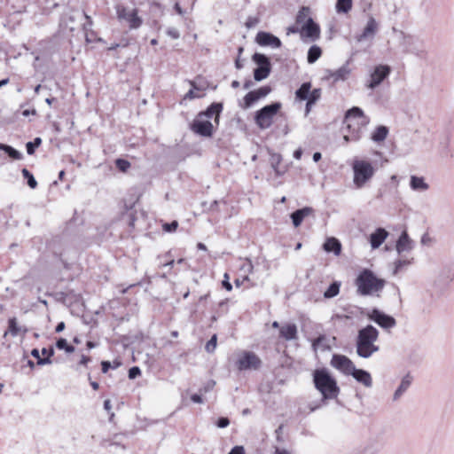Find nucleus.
<instances>
[{
    "label": "nucleus",
    "instance_id": "nucleus-11",
    "mask_svg": "<svg viewBox=\"0 0 454 454\" xmlns=\"http://www.w3.org/2000/svg\"><path fill=\"white\" fill-rule=\"evenodd\" d=\"M368 317L385 330H389L396 325V321L393 317L388 316L379 309H372L368 313Z\"/></svg>",
    "mask_w": 454,
    "mask_h": 454
},
{
    "label": "nucleus",
    "instance_id": "nucleus-19",
    "mask_svg": "<svg viewBox=\"0 0 454 454\" xmlns=\"http://www.w3.org/2000/svg\"><path fill=\"white\" fill-rule=\"evenodd\" d=\"M388 233L385 229L379 228L370 236V243L373 249L378 248L387 238Z\"/></svg>",
    "mask_w": 454,
    "mask_h": 454
},
{
    "label": "nucleus",
    "instance_id": "nucleus-44",
    "mask_svg": "<svg viewBox=\"0 0 454 454\" xmlns=\"http://www.w3.org/2000/svg\"><path fill=\"white\" fill-rule=\"evenodd\" d=\"M216 335H213L206 345V350L209 353L213 352L216 348Z\"/></svg>",
    "mask_w": 454,
    "mask_h": 454
},
{
    "label": "nucleus",
    "instance_id": "nucleus-12",
    "mask_svg": "<svg viewBox=\"0 0 454 454\" xmlns=\"http://www.w3.org/2000/svg\"><path fill=\"white\" fill-rule=\"evenodd\" d=\"M331 365L346 375H349L355 368L354 363L343 355H333Z\"/></svg>",
    "mask_w": 454,
    "mask_h": 454
},
{
    "label": "nucleus",
    "instance_id": "nucleus-32",
    "mask_svg": "<svg viewBox=\"0 0 454 454\" xmlns=\"http://www.w3.org/2000/svg\"><path fill=\"white\" fill-rule=\"evenodd\" d=\"M412 262V258H401L396 260L394 262V270L393 273L397 274L400 270H402L403 268L408 267Z\"/></svg>",
    "mask_w": 454,
    "mask_h": 454
},
{
    "label": "nucleus",
    "instance_id": "nucleus-36",
    "mask_svg": "<svg viewBox=\"0 0 454 454\" xmlns=\"http://www.w3.org/2000/svg\"><path fill=\"white\" fill-rule=\"evenodd\" d=\"M352 0H337L336 11L340 13H347L351 10Z\"/></svg>",
    "mask_w": 454,
    "mask_h": 454
},
{
    "label": "nucleus",
    "instance_id": "nucleus-9",
    "mask_svg": "<svg viewBox=\"0 0 454 454\" xmlns=\"http://www.w3.org/2000/svg\"><path fill=\"white\" fill-rule=\"evenodd\" d=\"M253 60L258 66L254 71V78L255 81L260 82L266 79L270 72V63L269 59L261 53H255L253 56Z\"/></svg>",
    "mask_w": 454,
    "mask_h": 454
},
{
    "label": "nucleus",
    "instance_id": "nucleus-10",
    "mask_svg": "<svg viewBox=\"0 0 454 454\" xmlns=\"http://www.w3.org/2000/svg\"><path fill=\"white\" fill-rule=\"evenodd\" d=\"M390 71V67L387 65H379L375 67L370 74V79L366 87L370 90H374L389 75Z\"/></svg>",
    "mask_w": 454,
    "mask_h": 454
},
{
    "label": "nucleus",
    "instance_id": "nucleus-55",
    "mask_svg": "<svg viewBox=\"0 0 454 454\" xmlns=\"http://www.w3.org/2000/svg\"><path fill=\"white\" fill-rule=\"evenodd\" d=\"M84 17H85V19L87 20V23H86V24H84L83 28H84L85 30H89V29H90V28H91V27H92V20H91V18H90V16H88L87 14H84Z\"/></svg>",
    "mask_w": 454,
    "mask_h": 454
},
{
    "label": "nucleus",
    "instance_id": "nucleus-43",
    "mask_svg": "<svg viewBox=\"0 0 454 454\" xmlns=\"http://www.w3.org/2000/svg\"><path fill=\"white\" fill-rule=\"evenodd\" d=\"M360 128H358L356 131L352 132L350 135L346 134L343 137V139L346 143L349 141H358L360 139Z\"/></svg>",
    "mask_w": 454,
    "mask_h": 454
},
{
    "label": "nucleus",
    "instance_id": "nucleus-63",
    "mask_svg": "<svg viewBox=\"0 0 454 454\" xmlns=\"http://www.w3.org/2000/svg\"><path fill=\"white\" fill-rule=\"evenodd\" d=\"M297 32H300V28L298 27H288V29H287V35H289L291 33H297Z\"/></svg>",
    "mask_w": 454,
    "mask_h": 454
},
{
    "label": "nucleus",
    "instance_id": "nucleus-7",
    "mask_svg": "<svg viewBox=\"0 0 454 454\" xmlns=\"http://www.w3.org/2000/svg\"><path fill=\"white\" fill-rule=\"evenodd\" d=\"M280 108V103H273L257 111L254 117L256 125L261 129H266L270 128L272 124L274 117L276 116Z\"/></svg>",
    "mask_w": 454,
    "mask_h": 454
},
{
    "label": "nucleus",
    "instance_id": "nucleus-62",
    "mask_svg": "<svg viewBox=\"0 0 454 454\" xmlns=\"http://www.w3.org/2000/svg\"><path fill=\"white\" fill-rule=\"evenodd\" d=\"M390 180H391V182H393L395 184V186H397L399 184V178L396 175H392L390 176Z\"/></svg>",
    "mask_w": 454,
    "mask_h": 454
},
{
    "label": "nucleus",
    "instance_id": "nucleus-23",
    "mask_svg": "<svg viewBox=\"0 0 454 454\" xmlns=\"http://www.w3.org/2000/svg\"><path fill=\"white\" fill-rule=\"evenodd\" d=\"M313 212V209L311 207H306L301 209H298L294 211L291 215L292 222L294 227H298L302 223L303 219L309 215H311Z\"/></svg>",
    "mask_w": 454,
    "mask_h": 454
},
{
    "label": "nucleus",
    "instance_id": "nucleus-24",
    "mask_svg": "<svg viewBox=\"0 0 454 454\" xmlns=\"http://www.w3.org/2000/svg\"><path fill=\"white\" fill-rule=\"evenodd\" d=\"M410 187L415 192H426L429 189V184L422 176H411L410 179Z\"/></svg>",
    "mask_w": 454,
    "mask_h": 454
},
{
    "label": "nucleus",
    "instance_id": "nucleus-50",
    "mask_svg": "<svg viewBox=\"0 0 454 454\" xmlns=\"http://www.w3.org/2000/svg\"><path fill=\"white\" fill-rule=\"evenodd\" d=\"M228 454H245V449L241 445L233 447Z\"/></svg>",
    "mask_w": 454,
    "mask_h": 454
},
{
    "label": "nucleus",
    "instance_id": "nucleus-29",
    "mask_svg": "<svg viewBox=\"0 0 454 454\" xmlns=\"http://www.w3.org/2000/svg\"><path fill=\"white\" fill-rule=\"evenodd\" d=\"M309 20H312V18L310 17L309 8L302 7L299 11L297 17H296L297 25H300L301 27L303 24L308 23Z\"/></svg>",
    "mask_w": 454,
    "mask_h": 454
},
{
    "label": "nucleus",
    "instance_id": "nucleus-22",
    "mask_svg": "<svg viewBox=\"0 0 454 454\" xmlns=\"http://www.w3.org/2000/svg\"><path fill=\"white\" fill-rule=\"evenodd\" d=\"M323 248L326 253H333L334 255H340L341 244L336 238L331 237L325 239Z\"/></svg>",
    "mask_w": 454,
    "mask_h": 454
},
{
    "label": "nucleus",
    "instance_id": "nucleus-4",
    "mask_svg": "<svg viewBox=\"0 0 454 454\" xmlns=\"http://www.w3.org/2000/svg\"><path fill=\"white\" fill-rule=\"evenodd\" d=\"M313 380L316 388L322 394L324 399L337 397L339 394L337 382L326 370H316Z\"/></svg>",
    "mask_w": 454,
    "mask_h": 454
},
{
    "label": "nucleus",
    "instance_id": "nucleus-56",
    "mask_svg": "<svg viewBox=\"0 0 454 454\" xmlns=\"http://www.w3.org/2000/svg\"><path fill=\"white\" fill-rule=\"evenodd\" d=\"M191 399L192 402L197 403H201L203 402L201 396L197 394L192 395Z\"/></svg>",
    "mask_w": 454,
    "mask_h": 454
},
{
    "label": "nucleus",
    "instance_id": "nucleus-49",
    "mask_svg": "<svg viewBox=\"0 0 454 454\" xmlns=\"http://www.w3.org/2000/svg\"><path fill=\"white\" fill-rule=\"evenodd\" d=\"M141 371L138 367L135 366L129 369V379H135L138 375H140Z\"/></svg>",
    "mask_w": 454,
    "mask_h": 454
},
{
    "label": "nucleus",
    "instance_id": "nucleus-16",
    "mask_svg": "<svg viewBox=\"0 0 454 454\" xmlns=\"http://www.w3.org/2000/svg\"><path fill=\"white\" fill-rule=\"evenodd\" d=\"M414 247V241L409 237L406 231H403L396 241L395 249L399 254L411 252Z\"/></svg>",
    "mask_w": 454,
    "mask_h": 454
},
{
    "label": "nucleus",
    "instance_id": "nucleus-57",
    "mask_svg": "<svg viewBox=\"0 0 454 454\" xmlns=\"http://www.w3.org/2000/svg\"><path fill=\"white\" fill-rule=\"evenodd\" d=\"M174 8L176 10V12L179 14V15H183L184 13V10L182 9V7L180 6L179 3H176L175 5H174Z\"/></svg>",
    "mask_w": 454,
    "mask_h": 454
},
{
    "label": "nucleus",
    "instance_id": "nucleus-47",
    "mask_svg": "<svg viewBox=\"0 0 454 454\" xmlns=\"http://www.w3.org/2000/svg\"><path fill=\"white\" fill-rule=\"evenodd\" d=\"M116 166L121 171H126L130 167V164L125 160L119 159L116 160Z\"/></svg>",
    "mask_w": 454,
    "mask_h": 454
},
{
    "label": "nucleus",
    "instance_id": "nucleus-38",
    "mask_svg": "<svg viewBox=\"0 0 454 454\" xmlns=\"http://www.w3.org/2000/svg\"><path fill=\"white\" fill-rule=\"evenodd\" d=\"M20 330L21 329L19 327L16 318H11L9 320L8 332H5L4 336H6L8 333H10L12 336H17L20 333Z\"/></svg>",
    "mask_w": 454,
    "mask_h": 454
},
{
    "label": "nucleus",
    "instance_id": "nucleus-35",
    "mask_svg": "<svg viewBox=\"0 0 454 454\" xmlns=\"http://www.w3.org/2000/svg\"><path fill=\"white\" fill-rule=\"evenodd\" d=\"M321 49L317 46L313 45L309 48L308 51V62L309 63H314L316 62L321 56Z\"/></svg>",
    "mask_w": 454,
    "mask_h": 454
},
{
    "label": "nucleus",
    "instance_id": "nucleus-64",
    "mask_svg": "<svg viewBox=\"0 0 454 454\" xmlns=\"http://www.w3.org/2000/svg\"><path fill=\"white\" fill-rule=\"evenodd\" d=\"M275 454H292L290 451L285 449H277Z\"/></svg>",
    "mask_w": 454,
    "mask_h": 454
},
{
    "label": "nucleus",
    "instance_id": "nucleus-46",
    "mask_svg": "<svg viewBox=\"0 0 454 454\" xmlns=\"http://www.w3.org/2000/svg\"><path fill=\"white\" fill-rule=\"evenodd\" d=\"M167 35L172 39H178L180 37V33L177 28L174 27H170L166 31Z\"/></svg>",
    "mask_w": 454,
    "mask_h": 454
},
{
    "label": "nucleus",
    "instance_id": "nucleus-39",
    "mask_svg": "<svg viewBox=\"0 0 454 454\" xmlns=\"http://www.w3.org/2000/svg\"><path fill=\"white\" fill-rule=\"evenodd\" d=\"M56 347L59 349H64L67 353H73L74 352V348L71 345H69L66 339H59L56 342Z\"/></svg>",
    "mask_w": 454,
    "mask_h": 454
},
{
    "label": "nucleus",
    "instance_id": "nucleus-2",
    "mask_svg": "<svg viewBox=\"0 0 454 454\" xmlns=\"http://www.w3.org/2000/svg\"><path fill=\"white\" fill-rule=\"evenodd\" d=\"M352 182L356 189L364 187L374 176L376 167L373 162L362 157H355L351 162Z\"/></svg>",
    "mask_w": 454,
    "mask_h": 454
},
{
    "label": "nucleus",
    "instance_id": "nucleus-3",
    "mask_svg": "<svg viewBox=\"0 0 454 454\" xmlns=\"http://www.w3.org/2000/svg\"><path fill=\"white\" fill-rule=\"evenodd\" d=\"M379 337L378 330L372 325H367L358 332L356 340V353L363 358H369L379 350L375 344Z\"/></svg>",
    "mask_w": 454,
    "mask_h": 454
},
{
    "label": "nucleus",
    "instance_id": "nucleus-61",
    "mask_svg": "<svg viewBox=\"0 0 454 454\" xmlns=\"http://www.w3.org/2000/svg\"><path fill=\"white\" fill-rule=\"evenodd\" d=\"M109 367H110V363L109 362H106V361L102 362V371H103V372H106Z\"/></svg>",
    "mask_w": 454,
    "mask_h": 454
},
{
    "label": "nucleus",
    "instance_id": "nucleus-1",
    "mask_svg": "<svg viewBox=\"0 0 454 454\" xmlns=\"http://www.w3.org/2000/svg\"><path fill=\"white\" fill-rule=\"evenodd\" d=\"M221 111V104H213L207 111L200 113L196 116L192 124V130L202 137H211L215 129L211 120H214L215 125H218Z\"/></svg>",
    "mask_w": 454,
    "mask_h": 454
},
{
    "label": "nucleus",
    "instance_id": "nucleus-59",
    "mask_svg": "<svg viewBox=\"0 0 454 454\" xmlns=\"http://www.w3.org/2000/svg\"><path fill=\"white\" fill-rule=\"evenodd\" d=\"M90 362V357L84 355L82 356L80 364L82 365H86Z\"/></svg>",
    "mask_w": 454,
    "mask_h": 454
},
{
    "label": "nucleus",
    "instance_id": "nucleus-51",
    "mask_svg": "<svg viewBox=\"0 0 454 454\" xmlns=\"http://www.w3.org/2000/svg\"><path fill=\"white\" fill-rule=\"evenodd\" d=\"M229 424H230V421L227 418H221L218 419L216 425L220 428H224V427H228Z\"/></svg>",
    "mask_w": 454,
    "mask_h": 454
},
{
    "label": "nucleus",
    "instance_id": "nucleus-18",
    "mask_svg": "<svg viewBox=\"0 0 454 454\" xmlns=\"http://www.w3.org/2000/svg\"><path fill=\"white\" fill-rule=\"evenodd\" d=\"M349 375H352L356 381L360 382L366 387H371L372 386V376L364 370L356 369L355 367L354 371Z\"/></svg>",
    "mask_w": 454,
    "mask_h": 454
},
{
    "label": "nucleus",
    "instance_id": "nucleus-33",
    "mask_svg": "<svg viewBox=\"0 0 454 454\" xmlns=\"http://www.w3.org/2000/svg\"><path fill=\"white\" fill-rule=\"evenodd\" d=\"M192 89L184 95V99H194L203 96L201 90L195 85L193 82H190Z\"/></svg>",
    "mask_w": 454,
    "mask_h": 454
},
{
    "label": "nucleus",
    "instance_id": "nucleus-28",
    "mask_svg": "<svg viewBox=\"0 0 454 454\" xmlns=\"http://www.w3.org/2000/svg\"><path fill=\"white\" fill-rule=\"evenodd\" d=\"M388 134V129L385 126H379L376 128V129L372 134V139L376 142L380 143L386 139Z\"/></svg>",
    "mask_w": 454,
    "mask_h": 454
},
{
    "label": "nucleus",
    "instance_id": "nucleus-13",
    "mask_svg": "<svg viewBox=\"0 0 454 454\" xmlns=\"http://www.w3.org/2000/svg\"><path fill=\"white\" fill-rule=\"evenodd\" d=\"M270 88L268 86L261 87L258 90L248 92L244 97L242 107L247 109L253 106L257 100L265 98L270 92Z\"/></svg>",
    "mask_w": 454,
    "mask_h": 454
},
{
    "label": "nucleus",
    "instance_id": "nucleus-15",
    "mask_svg": "<svg viewBox=\"0 0 454 454\" xmlns=\"http://www.w3.org/2000/svg\"><path fill=\"white\" fill-rule=\"evenodd\" d=\"M255 42L261 46H270L271 48H279L280 40L272 34L267 32H259L256 35Z\"/></svg>",
    "mask_w": 454,
    "mask_h": 454
},
{
    "label": "nucleus",
    "instance_id": "nucleus-45",
    "mask_svg": "<svg viewBox=\"0 0 454 454\" xmlns=\"http://www.w3.org/2000/svg\"><path fill=\"white\" fill-rule=\"evenodd\" d=\"M178 227V223L177 221H173L172 223H164L162 225V228L165 231L167 232H171V231H175L176 230V228Z\"/></svg>",
    "mask_w": 454,
    "mask_h": 454
},
{
    "label": "nucleus",
    "instance_id": "nucleus-31",
    "mask_svg": "<svg viewBox=\"0 0 454 454\" xmlns=\"http://www.w3.org/2000/svg\"><path fill=\"white\" fill-rule=\"evenodd\" d=\"M321 97V90L315 89L310 90L309 98L307 99L306 111L309 112L310 106L314 105Z\"/></svg>",
    "mask_w": 454,
    "mask_h": 454
},
{
    "label": "nucleus",
    "instance_id": "nucleus-5",
    "mask_svg": "<svg viewBox=\"0 0 454 454\" xmlns=\"http://www.w3.org/2000/svg\"><path fill=\"white\" fill-rule=\"evenodd\" d=\"M385 281L378 278L372 271L364 270L356 279L357 289L362 294H372L383 288Z\"/></svg>",
    "mask_w": 454,
    "mask_h": 454
},
{
    "label": "nucleus",
    "instance_id": "nucleus-60",
    "mask_svg": "<svg viewBox=\"0 0 454 454\" xmlns=\"http://www.w3.org/2000/svg\"><path fill=\"white\" fill-rule=\"evenodd\" d=\"M65 329V323L64 322H60L58 324L57 327H56V332L57 333H60L62 332L63 330Z\"/></svg>",
    "mask_w": 454,
    "mask_h": 454
},
{
    "label": "nucleus",
    "instance_id": "nucleus-52",
    "mask_svg": "<svg viewBox=\"0 0 454 454\" xmlns=\"http://www.w3.org/2000/svg\"><path fill=\"white\" fill-rule=\"evenodd\" d=\"M54 353H55V351H54L53 348H49V349H47V348H43L42 349V354H43V356H46V357H50V358H51V356H54Z\"/></svg>",
    "mask_w": 454,
    "mask_h": 454
},
{
    "label": "nucleus",
    "instance_id": "nucleus-17",
    "mask_svg": "<svg viewBox=\"0 0 454 454\" xmlns=\"http://www.w3.org/2000/svg\"><path fill=\"white\" fill-rule=\"evenodd\" d=\"M300 34L301 36L316 40L319 37L320 28L313 20H309L308 23L300 27Z\"/></svg>",
    "mask_w": 454,
    "mask_h": 454
},
{
    "label": "nucleus",
    "instance_id": "nucleus-27",
    "mask_svg": "<svg viewBox=\"0 0 454 454\" xmlns=\"http://www.w3.org/2000/svg\"><path fill=\"white\" fill-rule=\"evenodd\" d=\"M269 153H270V163L271 168L274 169L275 173L278 176L283 175L285 171H281L278 168L282 161V156L279 153H273L271 151H269Z\"/></svg>",
    "mask_w": 454,
    "mask_h": 454
},
{
    "label": "nucleus",
    "instance_id": "nucleus-20",
    "mask_svg": "<svg viewBox=\"0 0 454 454\" xmlns=\"http://www.w3.org/2000/svg\"><path fill=\"white\" fill-rule=\"evenodd\" d=\"M280 336L286 340H292L297 338V326L295 324L286 323L280 326Z\"/></svg>",
    "mask_w": 454,
    "mask_h": 454
},
{
    "label": "nucleus",
    "instance_id": "nucleus-6",
    "mask_svg": "<svg viewBox=\"0 0 454 454\" xmlns=\"http://www.w3.org/2000/svg\"><path fill=\"white\" fill-rule=\"evenodd\" d=\"M234 364L239 371L258 370L262 361L254 352L242 350L235 355Z\"/></svg>",
    "mask_w": 454,
    "mask_h": 454
},
{
    "label": "nucleus",
    "instance_id": "nucleus-54",
    "mask_svg": "<svg viewBox=\"0 0 454 454\" xmlns=\"http://www.w3.org/2000/svg\"><path fill=\"white\" fill-rule=\"evenodd\" d=\"M431 240H432V239L428 234H424L421 237V244L422 245L428 246L431 243Z\"/></svg>",
    "mask_w": 454,
    "mask_h": 454
},
{
    "label": "nucleus",
    "instance_id": "nucleus-21",
    "mask_svg": "<svg viewBox=\"0 0 454 454\" xmlns=\"http://www.w3.org/2000/svg\"><path fill=\"white\" fill-rule=\"evenodd\" d=\"M327 78L336 82L348 79L350 74V69L347 65H345L335 71H327Z\"/></svg>",
    "mask_w": 454,
    "mask_h": 454
},
{
    "label": "nucleus",
    "instance_id": "nucleus-8",
    "mask_svg": "<svg viewBox=\"0 0 454 454\" xmlns=\"http://www.w3.org/2000/svg\"><path fill=\"white\" fill-rule=\"evenodd\" d=\"M115 10L118 20L121 22H126L129 28L136 29L141 26L142 20L138 17L137 9H129L121 4H117Z\"/></svg>",
    "mask_w": 454,
    "mask_h": 454
},
{
    "label": "nucleus",
    "instance_id": "nucleus-53",
    "mask_svg": "<svg viewBox=\"0 0 454 454\" xmlns=\"http://www.w3.org/2000/svg\"><path fill=\"white\" fill-rule=\"evenodd\" d=\"M52 363L51 359L50 357H40L39 360H37V364L39 365H45V364H51Z\"/></svg>",
    "mask_w": 454,
    "mask_h": 454
},
{
    "label": "nucleus",
    "instance_id": "nucleus-48",
    "mask_svg": "<svg viewBox=\"0 0 454 454\" xmlns=\"http://www.w3.org/2000/svg\"><path fill=\"white\" fill-rule=\"evenodd\" d=\"M222 285L227 291L230 292L232 290V285L230 283V276L228 273L223 274V280Z\"/></svg>",
    "mask_w": 454,
    "mask_h": 454
},
{
    "label": "nucleus",
    "instance_id": "nucleus-40",
    "mask_svg": "<svg viewBox=\"0 0 454 454\" xmlns=\"http://www.w3.org/2000/svg\"><path fill=\"white\" fill-rule=\"evenodd\" d=\"M22 175L25 178L27 179V184L29 185L30 188L35 189L37 186L36 180L35 179L33 175L27 168L22 169Z\"/></svg>",
    "mask_w": 454,
    "mask_h": 454
},
{
    "label": "nucleus",
    "instance_id": "nucleus-34",
    "mask_svg": "<svg viewBox=\"0 0 454 454\" xmlns=\"http://www.w3.org/2000/svg\"><path fill=\"white\" fill-rule=\"evenodd\" d=\"M0 150L8 153V155L14 160H20L22 158V154L10 145L0 144Z\"/></svg>",
    "mask_w": 454,
    "mask_h": 454
},
{
    "label": "nucleus",
    "instance_id": "nucleus-26",
    "mask_svg": "<svg viewBox=\"0 0 454 454\" xmlns=\"http://www.w3.org/2000/svg\"><path fill=\"white\" fill-rule=\"evenodd\" d=\"M363 117V111L359 107H353L350 109L346 114V121L348 129H351L352 126L359 125L358 122H356L354 119Z\"/></svg>",
    "mask_w": 454,
    "mask_h": 454
},
{
    "label": "nucleus",
    "instance_id": "nucleus-14",
    "mask_svg": "<svg viewBox=\"0 0 454 454\" xmlns=\"http://www.w3.org/2000/svg\"><path fill=\"white\" fill-rule=\"evenodd\" d=\"M379 25L373 17H370L363 32L356 36V41L359 43L372 40L378 32Z\"/></svg>",
    "mask_w": 454,
    "mask_h": 454
},
{
    "label": "nucleus",
    "instance_id": "nucleus-41",
    "mask_svg": "<svg viewBox=\"0 0 454 454\" xmlns=\"http://www.w3.org/2000/svg\"><path fill=\"white\" fill-rule=\"evenodd\" d=\"M42 144V139L40 137L35 138L33 142H28L26 145L27 152L28 154H33L35 153V148L39 147Z\"/></svg>",
    "mask_w": 454,
    "mask_h": 454
},
{
    "label": "nucleus",
    "instance_id": "nucleus-25",
    "mask_svg": "<svg viewBox=\"0 0 454 454\" xmlns=\"http://www.w3.org/2000/svg\"><path fill=\"white\" fill-rule=\"evenodd\" d=\"M412 382V377L405 375L393 395V401H397L407 391Z\"/></svg>",
    "mask_w": 454,
    "mask_h": 454
},
{
    "label": "nucleus",
    "instance_id": "nucleus-37",
    "mask_svg": "<svg viewBox=\"0 0 454 454\" xmlns=\"http://www.w3.org/2000/svg\"><path fill=\"white\" fill-rule=\"evenodd\" d=\"M340 292V284L337 282L333 283L324 293L325 298H333Z\"/></svg>",
    "mask_w": 454,
    "mask_h": 454
},
{
    "label": "nucleus",
    "instance_id": "nucleus-30",
    "mask_svg": "<svg viewBox=\"0 0 454 454\" xmlns=\"http://www.w3.org/2000/svg\"><path fill=\"white\" fill-rule=\"evenodd\" d=\"M311 84L304 82L299 90H296V98L300 100H307L310 92Z\"/></svg>",
    "mask_w": 454,
    "mask_h": 454
},
{
    "label": "nucleus",
    "instance_id": "nucleus-58",
    "mask_svg": "<svg viewBox=\"0 0 454 454\" xmlns=\"http://www.w3.org/2000/svg\"><path fill=\"white\" fill-rule=\"evenodd\" d=\"M301 155H302V150L301 148L295 150L294 153V157L296 160H300L301 158Z\"/></svg>",
    "mask_w": 454,
    "mask_h": 454
},
{
    "label": "nucleus",
    "instance_id": "nucleus-42",
    "mask_svg": "<svg viewBox=\"0 0 454 454\" xmlns=\"http://www.w3.org/2000/svg\"><path fill=\"white\" fill-rule=\"evenodd\" d=\"M254 269L253 263L250 260L247 259L246 262L240 267V270L244 271L247 275L244 278V280H248V274L252 273Z\"/></svg>",
    "mask_w": 454,
    "mask_h": 454
}]
</instances>
